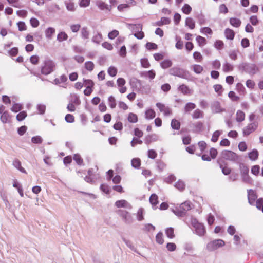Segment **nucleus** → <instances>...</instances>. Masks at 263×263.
<instances>
[{
	"instance_id": "f257e3e1",
	"label": "nucleus",
	"mask_w": 263,
	"mask_h": 263,
	"mask_svg": "<svg viewBox=\"0 0 263 263\" xmlns=\"http://www.w3.org/2000/svg\"><path fill=\"white\" fill-rule=\"evenodd\" d=\"M55 68L54 62L51 60L47 59L44 61L41 66V72L43 75H48L54 70Z\"/></svg>"
},
{
	"instance_id": "f03ea898",
	"label": "nucleus",
	"mask_w": 263,
	"mask_h": 263,
	"mask_svg": "<svg viewBox=\"0 0 263 263\" xmlns=\"http://www.w3.org/2000/svg\"><path fill=\"white\" fill-rule=\"evenodd\" d=\"M191 209L190 203L186 201L181 204L178 208H176L174 213L179 216H182L185 215V213Z\"/></svg>"
},
{
	"instance_id": "7ed1b4c3",
	"label": "nucleus",
	"mask_w": 263,
	"mask_h": 263,
	"mask_svg": "<svg viewBox=\"0 0 263 263\" xmlns=\"http://www.w3.org/2000/svg\"><path fill=\"white\" fill-rule=\"evenodd\" d=\"M192 224L195 228L196 233L200 236H203L206 233V230L204 225L199 223L196 219L192 220Z\"/></svg>"
},
{
	"instance_id": "20e7f679",
	"label": "nucleus",
	"mask_w": 263,
	"mask_h": 263,
	"mask_svg": "<svg viewBox=\"0 0 263 263\" xmlns=\"http://www.w3.org/2000/svg\"><path fill=\"white\" fill-rule=\"evenodd\" d=\"M224 245L225 242L223 240L216 239L209 242L206 245V249L209 251H213Z\"/></svg>"
},
{
	"instance_id": "39448f33",
	"label": "nucleus",
	"mask_w": 263,
	"mask_h": 263,
	"mask_svg": "<svg viewBox=\"0 0 263 263\" xmlns=\"http://www.w3.org/2000/svg\"><path fill=\"white\" fill-rule=\"evenodd\" d=\"M258 127V122L257 121H253L251 122L245 126L242 130L243 136H249L251 133L255 132Z\"/></svg>"
},
{
	"instance_id": "423d86ee",
	"label": "nucleus",
	"mask_w": 263,
	"mask_h": 263,
	"mask_svg": "<svg viewBox=\"0 0 263 263\" xmlns=\"http://www.w3.org/2000/svg\"><path fill=\"white\" fill-rule=\"evenodd\" d=\"M171 75L177 76L181 78L185 79L187 76V72L185 70L177 67H174L169 70Z\"/></svg>"
},
{
	"instance_id": "0eeeda50",
	"label": "nucleus",
	"mask_w": 263,
	"mask_h": 263,
	"mask_svg": "<svg viewBox=\"0 0 263 263\" xmlns=\"http://www.w3.org/2000/svg\"><path fill=\"white\" fill-rule=\"evenodd\" d=\"M221 155L223 158L232 161H237L240 158L238 154L231 151H223L222 152Z\"/></svg>"
},
{
	"instance_id": "6e6552de",
	"label": "nucleus",
	"mask_w": 263,
	"mask_h": 263,
	"mask_svg": "<svg viewBox=\"0 0 263 263\" xmlns=\"http://www.w3.org/2000/svg\"><path fill=\"white\" fill-rule=\"evenodd\" d=\"M217 153V149L212 147L209 150V154L205 153L201 155L202 159L203 161H210L212 159L216 158Z\"/></svg>"
},
{
	"instance_id": "1a4fd4ad",
	"label": "nucleus",
	"mask_w": 263,
	"mask_h": 263,
	"mask_svg": "<svg viewBox=\"0 0 263 263\" xmlns=\"http://www.w3.org/2000/svg\"><path fill=\"white\" fill-rule=\"evenodd\" d=\"M160 111L162 112L165 116H169L172 114V110L165 104L158 102L156 104Z\"/></svg>"
},
{
	"instance_id": "9d476101",
	"label": "nucleus",
	"mask_w": 263,
	"mask_h": 263,
	"mask_svg": "<svg viewBox=\"0 0 263 263\" xmlns=\"http://www.w3.org/2000/svg\"><path fill=\"white\" fill-rule=\"evenodd\" d=\"M117 213L125 223H128L132 222V216L128 212L125 210H119Z\"/></svg>"
},
{
	"instance_id": "9b49d317",
	"label": "nucleus",
	"mask_w": 263,
	"mask_h": 263,
	"mask_svg": "<svg viewBox=\"0 0 263 263\" xmlns=\"http://www.w3.org/2000/svg\"><path fill=\"white\" fill-rule=\"evenodd\" d=\"M142 26L140 25H135L133 30L135 31L134 36L138 39H142L144 36V33L142 31Z\"/></svg>"
},
{
	"instance_id": "f8f14e48",
	"label": "nucleus",
	"mask_w": 263,
	"mask_h": 263,
	"mask_svg": "<svg viewBox=\"0 0 263 263\" xmlns=\"http://www.w3.org/2000/svg\"><path fill=\"white\" fill-rule=\"evenodd\" d=\"M178 90L184 95L190 96L192 93V90L184 84L180 85L178 87Z\"/></svg>"
},
{
	"instance_id": "ddd939ff",
	"label": "nucleus",
	"mask_w": 263,
	"mask_h": 263,
	"mask_svg": "<svg viewBox=\"0 0 263 263\" xmlns=\"http://www.w3.org/2000/svg\"><path fill=\"white\" fill-rule=\"evenodd\" d=\"M257 198V195L255 191L253 190H249L248 191V199L249 203L253 205Z\"/></svg>"
},
{
	"instance_id": "4468645a",
	"label": "nucleus",
	"mask_w": 263,
	"mask_h": 263,
	"mask_svg": "<svg viewBox=\"0 0 263 263\" xmlns=\"http://www.w3.org/2000/svg\"><path fill=\"white\" fill-rule=\"evenodd\" d=\"M96 5L101 10H110V7L102 1H97L96 2Z\"/></svg>"
},
{
	"instance_id": "2eb2a0df",
	"label": "nucleus",
	"mask_w": 263,
	"mask_h": 263,
	"mask_svg": "<svg viewBox=\"0 0 263 263\" xmlns=\"http://www.w3.org/2000/svg\"><path fill=\"white\" fill-rule=\"evenodd\" d=\"M115 205L117 208H132V206L125 200H120L116 202Z\"/></svg>"
},
{
	"instance_id": "dca6fc26",
	"label": "nucleus",
	"mask_w": 263,
	"mask_h": 263,
	"mask_svg": "<svg viewBox=\"0 0 263 263\" xmlns=\"http://www.w3.org/2000/svg\"><path fill=\"white\" fill-rule=\"evenodd\" d=\"M156 116L155 110L152 108H148L145 111V118L147 120L154 119Z\"/></svg>"
},
{
	"instance_id": "f3484780",
	"label": "nucleus",
	"mask_w": 263,
	"mask_h": 263,
	"mask_svg": "<svg viewBox=\"0 0 263 263\" xmlns=\"http://www.w3.org/2000/svg\"><path fill=\"white\" fill-rule=\"evenodd\" d=\"M224 35L228 40H233L235 36V32L230 28H226L224 32Z\"/></svg>"
},
{
	"instance_id": "a211bd4d",
	"label": "nucleus",
	"mask_w": 263,
	"mask_h": 263,
	"mask_svg": "<svg viewBox=\"0 0 263 263\" xmlns=\"http://www.w3.org/2000/svg\"><path fill=\"white\" fill-rule=\"evenodd\" d=\"M247 70L250 74H254L259 71V69L257 65L252 64L248 66Z\"/></svg>"
},
{
	"instance_id": "6ab92c4d",
	"label": "nucleus",
	"mask_w": 263,
	"mask_h": 263,
	"mask_svg": "<svg viewBox=\"0 0 263 263\" xmlns=\"http://www.w3.org/2000/svg\"><path fill=\"white\" fill-rule=\"evenodd\" d=\"M230 24L234 27L238 28L241 24V21L240 19L236 17H231L229 20Z\"/></svg>"
},
{
	"instance_id": "aec40b11",
	"label": "nucleus",
	"mask_w": 263,
	"mask_h": 263,
	"mask_svg": "<svg viewBox=\"0 0 263 263\" xmlns=\"http://www.w3.org/2000/svg\"><path fill=\"white\" fill-rule=\"evenodd\" d=\"M67 81V77L65 74H62L59 78L54 80V83L56 85H60Z\"/></svg>"
},
{
	"instance_id": "412c9836",
	"label": "nucleus",
	"mask_w": 263,
	"mask_h": 263,
	"mask_svg": "<svg viewBox=\"0 0 263 263\" xmlns=\"http://www.w3.org/2000/svg\"><path fill=\"white\" fill-rule=\"evenodd\" d=\"M13 165L22 173L27 174L26 171L22 166L21 161L18 159H15L13 162Z\"/></svg>"
},
{
	"instance_id": "4be33fe9",
	"label": "nucleus",
	"mask_w": 263,
	"mask_h": 263,
	"mask_svg": "<svg viewBox=\"0 0 263 263\" xmlns=\"http://www.w3.org/2000/svg\"><path fill=\"white\" fill-rule=\"evenodd\" d=\"M259 156V153L257 149H254L248 153V157L252 161L256 160Z\"/></svg>"
},
{
	"instance_id": "5701e85b",
	"label": "nucleus",
	"mask_w": 263,
	"mask_h": 263,
	"mask_svg": "<svg viewBox=\"0 0 263 263\" xmlns=\"http://www.w3.org/2000/svg\"><path fill=\"white\" fill-rule=\"evenodd\" d=\"M245 114L243 111L238 110L236 112V120L238 122H241L245 120Z\"/></svg>"
},
{
	"instance_id": "b1692460",
	"label": "nucleus",
	"mask_w": 263,
	"mask_h": 263,
	"mask_svg": "<svg viewBox=\"0 0 263 263\" xmlns=\"http://www.w3.org/2000/svg\"><path fill=\"white\" fill-rule=\"evenodd\" d=\"M55 30L53 27L47 28L45 31V36L48 39H51L53 34L55 33Z\"/></svg>"
},
{
	"instance_id": "393cba45",
	"label": "nucleus",
	"mask_w": 263,
	"mask_h": 263,
	"mask_svg": "<svg viewBox=\"0 0 263 263\" xmlns=\"http://www.w3.org/2000/svg\"><path fill=\"white\" fill-rule=\"evenodd\" d=\"M145 143L147 145H149L153 141L157 140V137L155 135H148L145 138Z\"/></svg>"
},
{
	"instance_id": "a878e982",
	"label": "nucleus",
	"mask_w": 263,
	"mask_h": 263,
	"mask_svg": "<svg viewBox=\"0 0 263 263\" xmlns=\"http://www.w3.org/2000/svg\"><path fill=\"white\" fill-rule=\"evenodd\" d=\"M180 122L176 119H173L171 122V126L174 130H179L180 128Z\"/></svg>"
},
{
	"instance_id": "bb28decb",
	"label": "nucleus",
	"mask_w": 263,
	"mask_h": 263,
	"mask_svg": "<svg viewBox=\"0 0 263 263\" xmlns=\"http://www.w3.org/2000/svg\"><path fill=\"white\" fill-rule=\"evenodd\" d=\"M127 120L130 123H136L138 122V118L136 114L133 112H130L128 115Z\"/></svg>"
},
{
	"instance_id": "cd10ccee",
	"label": "nucleus",
	"mask_w": 263,
	"mask_h": 263,
	"mask_svg": "<svg viewBox=\"0 0 263 263\" xmlns=\"http://www.w3.org/2000/svg\"><path fill=\"white\" fill-rule=\"evenodd\" d=\"M165 233L167 237L170 239H173L175 237L174 229L172 227H169L165 229Z\"/></svg>"
},
{
	"instance_id": "c85d7f7f",
	"label": "nucleus",
	"mask_w": 263,
	"mask_h": 263,
	"mask_svg": "<svg viewBox=\"0 0 263 263\" xmlns=\"http://www.w3.org/2000/svg\"><path fill=\"white\" fill-rule=\"evenodd\" d=\"M204 116L203 112L199 109H196L192 114L193 119L202 118Z\"/></svg>"
},
{
	"instance_id": "c756f323",
	"label": "nucleus",
	"mask_w": 263,
	"mask_h": 263,
	"mask_svg": "<svg viewBox=\"0 0 263 263\" xmlns=\"http://www.w3.org/2000/svg\"><path fill=\"white\" fill-rule=\"evenodd\" d=\"M10 119V115H9L8 111H4L1 117V120L4 123H6L9 121Z\"/></svg>"
},
{
	"instance_id": "7c9ffc66",
	"label": "nucleus",
	"mask_w": 263,
	"mask_h": 263,
	"mask_svg": "<svg viewBox=\"0 0 263 263\" xmlns=\"http://www.w3.org/2000/svg\"><path fill=\"white\" fill-rule=\"evenodd\" d=\"M185 25L188 26L191 29H193L195 27V21L191 17H187L185 20Z\"/></svg>"
},
{
	"instance_id": "2f4dec72",
	"label": "nucleus",
	"mask_w": 263,
	"mask_h": 263,
	"mask_svg": "<svg viewBox=\"0 0 263 263\" xmlns=\"http://www.w3.org/2000/svg\"><path fill=\"white\" fill-rule=\"evenodd\" d=\"M192 68L194 72L197 74H200L203 71V67L198 64H195L192 65Z\"/></svg>"
},
{
	"instance_id": "473e14b6",
	"label": "nucleus",
	"mask_w": 263,
	"mask_h": 263,
	"mask_svg": "<svg viewBox=\"0 0 263 263\" xmlns=\"http://www.w3.org/2000/svg\"><path fill=\"white\" fill-rule=\"evenodd\" d=\"M203 124L201 122H198L194 125V131L195 133H199L203 130Z\"/></svg>"
},
{
	"instance_id": "72a5a7b5",
	"label": "nucleus",
	"mask_w": 263,
	"mask_h": 263,
	"mask_svg": "<svg viewBox=\"0 0 263 263\" xmlns=\"http://www.w3.org/2000/svg\"><path fill=\"white\" fill-rule=\"evenodd\" d=\"M196 40L200 47H203L206 44V40L205 37L198 35L196 37Z\"/></svg>"
},
{
	"instance_id": "f704fd0d",
	"label": "nucleus",
	"mask_w": 263,
	"mask_h": 263,
	"mask_svg": "<svg viewBox=\"0 0 263 263\" xmlns=\"http://www.w3.org/2000/svg\"><path fill=\"white\" fill-rule=\"evenodd\" d=\"M102 35L100 33L97 32L96 34H95L93 36L92 38V41L94 43L99 44L102 41Z\"/></svg>"
},
{
	"instance_id": "c9c22d12",
	"label": "nucleus",
	"mask_w": 263,
	"mask_h": 263,
	"mask_svg": "<svg viewBox=\"0 0 263 263\" xmlns=\"http://www.w3.org/2000/svg\"><path fill=\"white\" fill-rule=\"evenodd\" d=\"M220 167L222 170V172L225 175H228L231 173V168L230 167H229L228 165L227 164H225V165L220 164Z\"/></svg>"
},
{
	"instance_id": "e433bc0d",
	"label": "nucleus",
	"mask_w": 263,
	"mask_h": 263,
	"mask_svg": "<svg viewBox=\"0 0 263 263\" xmlns=\"http://www.w3.org/2000/svg\"><path fill=\"white\" fill-rule=\"evenodd\" d=\"M118 72L117 68L115 66H111L107 69L108 74L112 77H115Z\"/></svg>"
},
{
	"instance_id": "4c0bfd02",
	"label": "nucleus",
	"mask_w": 263,
	"mask_h": 263,
	"mask_svg": "<svg viewBox=\"0 0 263 263\" xmlns=\"http://www.w3.org/2000/svg\"><path fill=\"white\" fill-rule=\"evenodd\" d=\"M156 241L158 244L162 245L164 242V239L163 233L161 232H159L156 236Z\"/></svg>"
},
{
	"instance_id": "58836bf2",
	"label": "nucleus",
	"mask_w": 263,
	"mask_h": 263,
	"mask_svg": "<svg viewBox=\"0 0 263 263\" xmlns=\"http://www.w3.org/2000/svg\"><path fill=\"white\" fill-rule=\"evenodd\" d=\"M161 66L163 69L170 68L172 65V62L170 60H165L160 63Z\"/></svg>"
},
{
	"instance_id": "ea45409f",
	"label": "nucleus",
	"mask_w": 263,
	"mask_h": 263,
	"mask_svg": "<svg viewBox=\"0 0 263 263\" xmlns=\"http://www.w3.org/2000/svg\"><path fill=\"white\" fill-rule=\"evenodd\" d=\"M149 202L153 205H156L158 203V197L155 194L151 195L149 198Z\"/></svg>"
},
{
	"instance_id": "a19ab883",
	"label": "nucleus",
	"mask_w": 263,
	"mask_h": 263,
	"mask_svg": "<svg viewBox=\"0 0 263 263\" xmlns=\"http://www.w3.org/2000/svg\"><path fill=\"white\" fill-rule=\"evenodd\" d=\"M84 86L88 88H94L95 83L91 79H83Z\"/></svg>"
},
{
	"instance_id": "79ce46f5",
	"label": "nucleus",
	"mask_w": 263,
	"mask_h": 263,
	"mask_svg": "<svg viewBox=\"0 0 263 263\" xmlns=\"http://www.w3.org/2000/svg\"><path fill=\"white\" fill-rule=\"evenodd\" d=\"M68 35L64 32H60L57 35V40L59 42H62L67 40Z\"/></svg>"
},
{
	"instance_id": "37998d69",
	"label": "nucleus",
	"mask_w": 263,
	"mask_h": 263,
	"mask_svg": "<svg viewBox=\"0 0 263 263\" xmlns=\"http://www.w3.org/2000/svg\"><path fill=\"white\" fill-rule=\"evenodd\" d=\"M222 69L224 72H228L233 70V66L230 63L226 62V63L223 64Z\"/></svg>"
},
{
	"instance_id": "c03bdc74",
	"label": "nucleus",
	"mask_w": 263,
	"mask_h": 263,
	"mask_svg": "<svg viewBox=\"0 0 263 263\" xmlns=\"http://www.w3.org/2000/svg\"><path fill=\"white\" fill-rule=\"evenodd\" d=\"M197 145L201 152V154L206 149L208 146L206 143L204 141H200L198 142Z\"/></svg>"
},
{
	"instance_id": "a18cd8bd",
	"label": "nucleus",
	"mask_w": 263,
	"mask_h": 263,
	"mask_svg": "<svg viewBox=\"0 0 263 263\" xmlns=\"http://www.w3.org/2000/svg\"><path fill=\"white\" fill-rule=\"evenodd\" d=\"M175 186L179 190L182 191L185 189V184L183 181L179 180L175 183Z\"/></svg>"
},
{
	"instance_id": "49530a36",
	"label": "nucleus",
	"mask_w": 263,
	"mask_h": 263,
	"mask_svg": "<svg viewBox=\"0 0 263 263\" xmlns=\"http://www.w3.org/2000/svg\"><path fill=\"white\" fill-rule=\"evenodd\" d=\"M196 107V105L193 103H187L185 104L184 106V110L186 112H190L192 110L195 109Z\"/></svg>"
},
{
	"instance_id": "de8ad7c7",
	"label": "nucleus",
	"mask_w": 263,
	"mask_h": 263,
	"mask_svg": "<svg viewBox=\"0 0 263 263\" xmlns=\"http://www.w3.org/2000/svg\"><path fill=\"white\" fill-rule=\"evenodd\" d=\"M82 37L84 39H88L89 36V32L87 27H83L81 30Z\"/></svg>"
},
{
	"instance_id": "09e8293b",
	"label": "nucleus",
	"mask_w": 263,
	"mask_h": 263,
	"mask_svg": "<svg viewBox=\"0 0 263 263\" xmlns=\"http://www.w3.org/2000/svg\"><path fill=\"white\" fill-rule=\"evenodd\" d=\"M221 134V132L220 130H216L215 131L212 135L211 138V141L213 142H216L219 138V137Z\"/></svg>"
},
{
	"instance_id": "8fccbe9b",
	"label": "nucleus",
	"mask_w": 263,
	"mask_h": 263,
	"mask_svg": "<svg viewBox=\"0 0 263 263\" xmlns=\"http://www.w3.org/2000/svg\"><path fill=\"white\" fill-rule=\"evenodd\" d=\"M239 167L241 175L249 174V168L245 164L241 163Z\"/></svg>"
},
{
	"instance_id": "3c124183",
	"label": "nucleus",
	"mask_w": 263,
	"mask_h": 263,
	"mask_svg": "<svg viewBox=\"0 0 263 263\" xmlns=\"http://www.w3.org/2000/svg\"><path fill=\"white\" fill-rule=\"evenodd\" d=\"M192 7L187 4H184L182 8V12L185 14H189L192 11Z\"/></svg>"
},
{
	"instance_id": "603ef678",
	"label": "nucleus",
	"mask_w": 263,
	"mask_h": 263,
	"mask_svg": "<svg viewBox=\"0 0 263 263\" xmlns=\"http://www.w3.org/2000/svg\"><path fill=\"white\" fill-rule=\"evenodd\" d=\"M249 21L253 26H256L259 24V20L257 15H252L249 18Z\"/></svg>"
},
{
	"instance_id": "864d4df0",
	"label": "nucleus",
	"mask_w": 263,
	"mask_h": 263,
	"mask_svg": "<svg viewBox=\"0 0 263 263\" xmlns=\"http://www.w3.org/2000/svg\"><path fill=\"white\" fill-rule=\"evenodd\" d=\"M194 59L198 62H201L203 60V57L202 54L198 51H195L193 53Z\"/></svg>"
},
{
	"instance_id": "5fc2aeb1",
	"label": "nucleus",
	"mask_w": 263,
	"mask_h": 263,
	"mask_svg": "<svg viewBox=\"0 0 263 263\" xmlns=\"http://www.w3.org/2000/svg\"><path fill=\"white\" fill-rule=\"evenodd\" d=\"M228 97L233 101H238L240 99L239 97L236 95V93L233 91H230L228 93Z\"/></svg>"
},
{
	"instance_id": "6e6d98bb",
	"label": "nucleus",
	"mask_w": 263,
	"mask_h": 263,
	"mask_svg": "<svg viewBox=\"0 0 263 263\" xmlns=\"http://www.w3.org/2000/svg\"><path fill=\"white\" fill-rule=\"evenodd\" d=\"M214 47L218 50H221L223 48L224 43L221 40H216L214 44Z\"/></svg>"
},
{
	"instance_id": "4d7b16f0",
	"label": "nucleus",
	"mask_w": 263,
	"mask_h": 263,
	"mask_svg": "<svg viewBox=\"0 0 263 263\" xmlns=\"http://www.w3.org/2000/svg\"><path fill=\"white\" fill-rule=\"evenodd\" d=\"M144 210L143 208H139L137 213V219L139 221H142L144 219L143 216Z\"/></svg>"
},
{
	"instance_id": "13d9d810",
	"label": "nucleus",
	"mask_w": 263,
	"mask_h": 263,
	"mask_svg": "<svg viewBox=\"0 0 263 263\" xmlns=\"http://www.w3.org/2000/svg\"><path fill=\"white\" fill-rule=\"evenodd\" d=\"M85 67L87 70L91 71L94 69L95 65L92 61H87L85 63Z\"/></svg>"
},
{
	"instance_id": "bf43d9fd",
	"label": "nucleus",
	"mask_w": 263,
	"mask_h": 263,
	"mask_svg": "<svg viewBox=\"0 0 263 263\" xmlns=\"http://www.w3.org/2000/svg\"><path fill=\"white\" fill-rule=\"evenodd\" d=\"M132 166L136 168H138L141 165V160L139 158H134L132 160Z\"/></svg>"
},
{
	"instance_id": "052dcab7",
	"label": "nucleus",
	"mask_w": 263,
	"mask_h": 263,
	"mask_svg": "<svg viewBox=\"0 0 263 263\" xmlns=\"http://www.w3.org/2000/svg\"><path fill=\"white\" fill-rule=\"evenodd\" d=\"M109 105L111 108H115L116 106V99L112 96H110L108 98Z\"/></svg>"
},
{
	"instance_id": "680f3d73",
	"label": "nucleus",
	"mask_w": 263,
	"mask_h": 263,
	"mask_svg": "<svg viewBox=\"0 0 263 263\" xmlns=\"http://www.w3.org/2000/svg\"><path fill=\"white\" fill-rule=\"evenodd\" d=\"M177 42L176 43V47L178 49H182L183 47V42L180 37H177L176 39Z\"/></svg>"
},
{
	"instance_id": "e2e57ef3",
	"label": "nucleus",
	"mask_w": 263,
	"mask_h": 263,
	"mask_svg": "<svg viewBox=\"0 0 263 263\" xmlns=\"http://www.w3.org/2000/svg\"><path fill=\"white\" fill-rule=\"evenodd\" d=\"M40 60V58L37 55H33L30 58V62L33 65L38 64Z\"/></svg>"
},
{
	"instance_id": "0e129e2a",
	"label": "nucleus",
	"mask_w": 263,
	"mask_h": 263,
	"mask_svg": "<svg viewBox=\"0 0 263 263\" xmlns=\"http://www.w3.org/2000/svg\"><path fill=\"white\" fill-rule=\"evenodd\" d=\"M27 113L25 111H21L19 114L16 116V119L18 121H21L23 120L27 117Z\"/></svg>"
},
{
	"instance_id": "69168bd1",
	"label": "nucleus",
	"mask_w": 263,
	"mask_h": 263,
	"mask_svg": "<svg viewBox=\"0 0 263 263\" xmlns=\"http://www.w3.org/2000/svg\"><path fill=\"white\" fill-rule=\"evenodd\" d=\"M134 134L136 138H141L143 136V132L139 128H135L134 129Z\"/></svg>"
},
{
	"instance_id": "338daca9",
	"label": "nucleus",
	"mask_w": 263,
	"mask_h": 263,
	"mask_svg": "<svg viewBox=\"0 0 263 263\" xmlns=\"http://www.w3.org/2000/svg\"><path fill=\"white\" fill-rule=\"evenodd\" d=\"M141 66L145 68H148L150 66V63L148 61L147 59L143 58L140 60Z\"/></svg>"
},
{
	"instance_id": "774afa93",
	"label": "nucleus",
	"mask_w": 263,
	"mask_h": 263,
	"mask_svg": "<svg viewBox=\"0 0 263 263\" xmlns=\"http://www.w3.org/2000/svg\"><path fill=\"white\" fill-rule=\"evenodd\" d=\"M256 208L259 209L261 210L263 212V198H259L256 200Z\"/></svg>"
}]
</instances>
